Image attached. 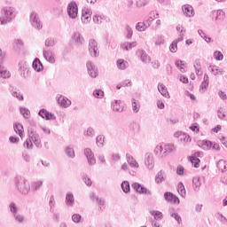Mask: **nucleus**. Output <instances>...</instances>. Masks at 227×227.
Wrapping results in <instances>:
<instances>
[{"label":"nucleus","instance_id":"15","mask_svg":"<svg viewBox=\"0 0 227 227\" xmlns=\"http://www.w3.org/2000/svg\"><path fill=\"white\" fill-rule=\"evenodd\" d=\"M164 198L166 201H168V203H174V205L180 204V199L171 192H166L164 193Z\"/></svg>","mask_w":227,"mask_h":227},{"label":"nucleus","instance_id":"34","mask_svg":"<svg viewBox=\"0 0 227 227\" xmlns=\"http://www.w3.org/2000/svg\"><path fill=\"white\" fill-rule=\"evenodd\" d=\"M226 17V13L223 11V10H218L216 12H215V20L217 21H223L224 20Z\"/></svg>","mask_w":227,"mask_h":227},{"label":"nucleus","instance_id":"12","mask_svg":"<svg viewBox=\"0 0 227 227\" xmlns=\"http://www.w3.org/2000/svg\"><path fill=\"white\" fill-rule=\"evenodd\" d=\"M57 102L58 104H59V106H61V107H70V106H72V101H70V99H68L67 97L61 95V94H58L56 97Z\"/></svg>","mask_w":227,"mask_h":227},{"label":"nucleus","instance_id":"32","mask_svg":"<svg viewBox=\"0 0 227 227\" xmlns=\"http://www.w3.org/2000/svg\"><path fill=\"white\" fill-rule=\"evenodd\" d=\"M209 72H211V74H213V75H223V73L224 71H223V69H219V67H217V66H210L208 67Z\"/></svg>","mask_w":227,"mask_h":227},{"label":"nucleus","instance_id":"7","mask_svg":"<svg viewBox=\"0 0 227 227\" xmlns=\"http://www.w3.org/2000/svg\"><path fill=\"white\" fill-rule=\"evenodd\" d=\"M27 134L28 138L33 141L36 148H42V140L40 139V135L35 130V129H33V127L27 129Z\"/></svg>","mask_w":227,"mask_h":227},{"label":"nucleus","instance_id":"36","mask_svg":"<svg viewBox=\"0 0 227 227\" xmlns=\"http://www.w3.org/2000/svg\"><path fill=\"white\" fill-rule=\"evenodd\" d=\"M20 114L23 115V118H25V120H29V118H31V112L29 111V109L26 107H20Z\"/></svg>","mask_w":227,"mask_h":227},{"label":"nucleus","instance_id":"63","mask_svg":"<svg viewBox=\"0 0 227 227\" xmlns=\"http://www.w3.org/2000/svg\"><path fill=\"white\" fill-rule=\"evenodd\" d=\"M148 4V0H138L137 1V8H141L143 6H146Z\"/></svg>","mask_w":227,"mask_h":227},{"label":"nucleus","instance_id":"3","mask_svg":"<svg viewBox=\"0 0 227 227\" xmlns=\"http://www.w3.org/2000/svg\"><path fill=\"white\" fill-rule=\"evenodd\" d=\"M18 72L23 79H29V77H31V67H29V64L26 62V60L19 62Z\"/></svg>","mask_w":227,"mask_h":227},{"label":"nucleus","instance_id":"18","mask_svg":"<svg viewBox=\"0 0 227 227\" xmlns=\"http://www.w3.org/2000/svg\"><path fill=\"white\" fill-rule=\"evenodd\" d=\"M65 203L69 207H72L74 205H75V197H74V193L72 192H67L66 193Z\"/></svg>","mask_w":227,"mask_h":227},{"label":"nucleus","instance_id":"60","mask_svg":"<svg viewBox=\"0 0 227 227\" xmlns=\"http://www.w3.org/2000/svg\"><path fill=\"white\" fill-rule=\"evenodd\" d=\"M17 223H24V216L19 213L12 215Z\"/></svg>","mask_w":227,"mask_h":227},{"label":"nucleus","instance_id":"52","mask_svg":"<svg viewBox=\"0 0 227 227\" xmlns=\"http://www.w3.org/2000/svg\"><path fill=\"white\" fill-rule=\"evenodd\" d=\"M93 97H95V98H104V92L102 90L98 89V90H95L93 91Z\"/></svg>","mask_w":227,"mask_h":227},{"label":"nucleus","instance_id":"40","mask_svg":"<svg viewBox=\"0 0 227 227\" xmlns=\"http://www.w3.org/2000/svg\"><path fill=\"white\" fill-rule=\"evenodd\" d=\"M128 65L129 62L125 61L124 59H120L117 60V68H119V70H125Z\"/></svg>","mask_w":227,"mask_h":227},{"label":"nucleus","instance_id":"56","mask_svg":"<svg viewBox=\"0 0 227 227\" xmlns=\"http://www.w3.org/2000/svg\"><path fill=\"white\" fill-rule=\"evenodd\" d=\"M55 44L56 43L52 37H49L45 40V47H54Z\"/></svg>","mask_w":227,"mask_h":227},{"label":"nucleus","instance_id":"64","mask_svg":"<svg viewBox=\"0 0 227 227\" xmlns=\"http://www.w3.org/2000/svg\"><path fill=\"white\" fill-rule=\"evenodd\" d=\"M90 20H91V16L90 15H82V22L83 24H88V22H90Z\"/></svg>","mask_w":227,"mask_h":227},{"label":"nucleus","instance_id":"19","mask_svg":"<svg viewBox=\"0 0 227 227\" xmlns=\"http://www.w3.org/2000/svg\"><path fill=\"white\" fill-rule=\"evenodd\" d=\"M111 107L115 113H123V103H121V100H114L112 102Z\"/></svg>","mask_w":227,"mask_h":227},{"label":"nucleus","instance_id":"14","mask_svg":"<svg viewBox=\"0 0 227 227\" xmlns=\"http://www.w3.org/2000/svg\"><path fill=\"white\" fill-rule=\"evenodd\" d=\"M38 116H40L43 120H47V121L56 120V115L54 114L47 111V109H45V108H42L39 110Z\"/></svg>","mask_w":227,"mask_h":227},{"label":"nucleus","instance_id":"41","mask_svg":"<svg viewBox=\"0 0 227 227\" xmlns=\"http://www.w3.org/2000/svg\"><path fill=\"white\" fill-rule=\"evenodd\" d=\"M95 200L99 207V210L104 212V209L106 208V200L99 197H96Z\"/></svg>","mask_w":227,"mask_h":227},{"label":"nucleus","instance_id":"42","mask_svg":"<svg viewBox=\"0 0 227 227\" xmlns=\"http://www.w3.org/2000/svg\"><path fill=\"white\" fill-rule=\"evenodd\" d=\"M200 145H201L203 150H210V148H212L213 143L210 140H202L200 142Z\"/></svg>","mask_w":227,"mask_h":227},{"label":"nucleus","instance_id":"4","mask_svg":"<svg viewBox=\"0 0 227 227\" xmlns=\"http://www.w3.org/2000/svg\"><path fill=\"white\" fill-rule=\"evenodd\" d=\"M2 13L4 15L2 25L8 24V22H12V20L15 19L14 7L5 6L2 9Z\"/></svg>","mask_w":227,"mask_h":227},{"label":"nucleus","instance_id":"13","mask_svg":"<svg viewBox=\"0 0 227 227\" xmlns=\"http://www.w3.org/2000/svg\"><path fill=\"white\" fill-rule=\"evenodd\" d=\"M84 155L88 160L89 166H95L97 164V160L95 159V154L90 148L84 149Z\"/></svg>","mask_w":227,"mask_h":227},{"label":"nucleus","instance_id":"1","mask_svg":"<svg viewBox=\"0 0 227 227\" xmlns=\"http://www.w3.org/2000/svg\"><path fill=\"white\" fill-rule=\"evenodd\" d=\"M176 150L174 144H159L154 149L156 157H168L169 153H173Z\"/></svg>","mask_w":227,"mask_h":227},{"label":"nucleus","instance_id":"5","mask_svg":"<svg viewBox=\"0 0 227 227\" xmlns=\"http://www.w3.org/2000/svg\"><path fill=\"white\" fill-rule=\"evenodd\" d=\"M29 20L32 27L40 31L43 27V23L40 20V16L36 12H32L29 16Z\"/></svg>","mask_w":227,"mask_h":227},{"label":"nucleus","instance_id":"30","mask_svg":"<svg viewBox=\"0 0 227 227\" xmlns=\"http://www.w3.org/2000/svg\"><path fill=\"white\" fill-rule=\"evenodd\" d=\"M0 77L3 79H10L12 77V74H10V71L6 70L4 67L0 65Z\"/></svg>","mask_w":227,"mask_h":227},{"label":"nucleus","instance_id":"10","mask_svg":"<svg viewBox=\"0 0 227 227\" xmlns=\"http://www.w3.org/2000/svg\"><path fill=\"white\" fill-rule=\"evenodd\" d=\"M71 39L73 40L74 45H78V47H81V45H84V43L86 42L84 36L79 31L73 32Z\"/></svg>","mask_w":227,"mask_h":227},{"label":"nucleus","instance_id":"33","mask_svg":"<svg viewBox=\"0 0 227 227\" xmlns=\"http://www.w3.org/2000/svg\"><path fill=\"white\" fill-rule=\"evenodd\" d=\"M66 155L69 157V159H74L75 158V151H74V146L68 145L65 149Z\"/></svg>","mask_w":227,"mask_h":227},{"label":"nucleus","instance_id":"35","mask_svg":"<svg viewBox=\"0 0 227 227\" xmlns=\"http://www.w3.org/2000/svg\"><path fill=\"white\" fill-rule=\"evenodd\" d=\"M175 65L176 68H178V70L182 72V74H185V68L184 67H185V61L178 59V60H176Z\"/></svg>","mask_w":227,"mask_h":227},{"label":"nucleus","instance_id":"20","mask_svg":"<svg viewBox=\"0 0 227 227\" xmlns=\"http://www.w3.org/2000/svg\"><path fill=\"white\" fill-rule=\"evenodd\" d=\"M43 56L46 59V61H48V63H56V59H54V56L52 55V51H51V50H43Z\"/></svg>","mask_w":227,"mask_h":227},{"label":"nucleus","instance_id":"23","mask_svg":"<svg viewBox=\"0 0 227 227\" xmlns=\"http://www.w3.org/2000/svg\"><path fill=\"white\" fill-rule=\"evenodd\" d=\"M137 42H132V43L125 42L121 44V49H122L123 51H132V49H134V47H137Z\"/></svg>","mask_w":227,"mask_h":227},{"label":"nucleus","instance_id":"55","mask_svg":"<svg viewBox=\"0 0 227 227\" xmlns=\"http://www.w3.org/2000/svg\"><path fill=\"white\" fill-rule=\"evenodd\" d=\"M49 205H50V212H54V207L56 206V201L54 200V195H51L50 197Z\"/></svg>","mask_w":227,"mask_h":227},{"label":"nucleus","instance_id":"22","mask_svg":"<svg viewBox=\"0 0 227 227\" xmlns=\"http://www.w3.org/2000/svg\"><path fill=\"white\" fill-rule=\"evenodd\" d=\"M13 129L14 132L20 136V137H24V126H22V124L20 122H15L13 124Z\"/></svg>","mask_w":227,"mask_h":227},{"label":"nucleus","instance_id":"50","mask_svg":"<svg viewBox=\"0 0 227 227\" xmlns=\"http://www.w3.org/2000/svg\"><path fill=\"white\" fill-rule=\"evenodd\" d=\"M151 215H153L155 221H160L162 219V212L160 211H152Z\"/></svg>","mask_w":227,"mask_h":227},{"label":"nucleus","instance_id":"37","mask_svg":"<svg viewBox=\"0 0 227 227\" xmlns=\"http://www.w3.org/2000/svg\"><path fill=\"white\" fill-rule=\"evenodd\" d=\"M126 157H127V161L129 164V166H131V168H139V163H137V161L134 160V157H132L129 154H127Z\"/></svg>","mask_w":227,"mask_h":227},{"label":"nucleus","instance_id":"25","mask_svg":"<svg viewBox=\"0 0 227 227\" xmlns=\"http://www.w3.org/2000/svg\"><path fill=\"white\" fill-rule=\"evenodd\" d=\"M158 91H160V95H162V97H165V98H168V97H169L168 88H166V85H164L163 83L158 84Z\"/></svg>","mask_w":227,"mask_h":227},{"label":"nucleus","instance_id":"39","mask_svg":"<svg viewBox=\"0 0 227 227\" xmlns=\"http://www.w3.org/2000/svg\"><path fill=\"white\" fill-rule=\"evenodd\" d=\"M106 137L104 135H98L96 137V145L98 146V148H104V143H105Z\"/></svg>","mask_w":227,"mask_h":227},{"label":"nucleus","instance_id":"48","mask_svg":"<svg viewBox=\"0 0 227 227\" xmlns=\"http://www.w3.org/2000/svg\"><path fill=\"white\" fill-rule=\"evenodd\" d=\"M42 185H43V181L33 182L32 183V191H34V192L38 191L40 189V187H42Z\"/></svg>","mask_w":227,"mask_h":227},{"label":"nucleus","instance_id":"11","mask_svg":"<svg viewBox=\"0 0 227 227\" xmlns=\"http://www.w3.org/2000/svg\"><path fill=\"white\" fill-rule=\"evenodd\" d=\"M131 187L136 192H138V194H147L148 196H152V192L139 183H133Z\"/></svg>","mask_w":227,"mask_h":227},{"label":"nucleus","instance_id":"45","mask_svg":"<svg viewBox=\"0 0 227 227\" xmlns=\"http://www.w3.org/2000/svg\"><path fill=\"white\" fill-rule=\"evenodd\" d=\"M9 208L12 215L19 214V207H17V204H15V202H11L9 205Z\"/></svg>","mask_w":227,"mask_h":227},{"label":"nucleus","instance_id":"21","mask_svg":"<svg viewBox=\"0 0 227 227\" xmlns=\"http://www.w3.org/2000/svg\"><path fill=\"white\" fill-rule=\"evenodd\" d=\"M32 67L35 72H42L43 70V64H42L40 59L35 58L32 62Z\"/></svg>","mask_w":227,"mask_h":227},{"label":"nucleus","instance_id":"2","mask_svg":"<svg viewBox=\"0 0 227 227\" xmlns=\"http://www.w3.org/2000/svg\"><path fill=\"white\" fill-rule=\"evenodd\" d=\"M15 185L17 190L20 194L24 196L29 194V191H31V185L29 184V181L21 176H16L14 178Z\"/></svg>","mask_w":227,"mask_h":227},{"label":"nucleus","instance_id":"17","mask_svg":"<svg viewBox=\"0 0 227 227\" xmlns=\"http://www.w3.org/2000/svg\"><path fill=\"white\" fill-rule=\"evenodd\" d=\"M183 13L188 18L194 17V8L191 4H184L182 6Z\"/></svg>","mask_w":227,"mask_h":227},{"label":"nucleus","instance_id":"6","mask_svg":"<svg viewBox=\"0 0 227 227\" xmlns=\"http://www.w3.org/2000/svg\"><path fill=\"white\" fill-rule=\"evenodd\" d=\"M88 51L91 58H98V56H100V51L98 50V43H97V40H89Z\"/></svg>","mask_w":227,"mask_h":227},{"label":"nucleus","instance_id":"61","mask_svg":"<svg viewBox=\"0 0 227 227\" xmlns=\"http://www.w3.org/2000/svg\"><path fill=\"white\" fill-rule=\"evenodd\" d=\"M82 181L84 182V184L88 185V187H91V179L88 177V175L82 176Z\"/></svg>","mask_w":227,"mask_h":227},{"label":"nucleus","instance_id":"38","mask_svg":"<svg viewBox=\"0 0 227 227\" xmlns=\"http://www.w3.org/2000/svg\"><path fill=\"white\" fill-rule=\"evenodd\" d=\"M177 192L182 196V198H185L186 192H185V186L184 185V183L179 182L177 184Z\"/></svg>","mask_w":227,"mask_h":227},{"label":"nucleus","instance_id":"24","mask_svg":"<svg viewBox=\"0 0 227 227\" xmlns=\"http://www.w3.org/2000/svg\"><path fill=\"white\" fill-rule=\"evenodd\" d=\"M201 177H193L192 179V187L195 192H200L201 187Z\"/></svg>","mask_w":227,"mask_h":227},{"label":"nucleus","instance_id":"29","mask_svg":"<svg viewBox=\"0 0 227 227\" xmlns=\"http://www.w3.org/2000/svg\"><path fill=\"white\" fill-rule=\"evenodd\" d=\"M170 217H173L176 221L177 224H182V217L178 213L175 212V208L169 209Z\"/></svg>","mask_w":227,"mask_h":227},{"label":"nucleus","instance_id":"49","mask_svg":"<svg viewBox=\"0 0 227 227\" xmlns=\"http://www.w3.org/2000/svg\"><path fill=\"white\" fill-rule=\"evenodd\" d=\"M170 52H176L178 51V41H173L169 46Z\"/></svg>","mask_w":227,"mask_h":227},{"label":"nucleus","instance_id":"44","mask_svg":"<svg viewBox=\"0 0 227 227\" xmlns=\"http://www.w3.org/2000/svg\"><path fill=\"white\" fill-rule=\"evenodd\" d=\"M83 136L87 137H95V129L91 127L87 128V130L83 132Z\"/></svg>","mask_w":227,"mask_h":227},{"label":"nucleus","instance_id":"59","mask_svg":"<svg viewBox=\"0 0 227 227\" xmlns=\"http://www.w3.org/2000/svg\"><path fill=\"white\" fill-rule=\"evenodd\" d=\"M126 31H127L126 38L130 40V38H132V35H134V32L132 31V27H130V26L127 25Z\"/></svg>","mask_w":227,"mask_h":227},{"label":"nucleus","instance_id":"27","mask_svg":"<svg viewBox=\"0 0 227 227\" xmlns=\"http://www.w3.org/2000/svg\"><path fill=\"white\" fill-rule=\"evenodd\" d=\"M138 54L140 56V59H141V61H143V63H150V61H151L150 56L147 55V53H146V51H145V50H139Z\"/></svg>","mask_w":227,"mask_h":227},{"label":"nucleus","instance_id":"31","mask_svg":"<svg viewBox=\"0 0 227 227\" xmlns=\"http://www.w3.org/2000/svg\"><path fill=\"white\" fill-rule=\"evenodd\" d=\"M93 22H95V24H102L103 20H106L107 22V20H109V18H107V16L105 15H94L93 18Z\"/></svg>","mask_w":227,"mask_h":227},{"label":"nucleus","instance_id":"51","mask_svg":"<svg viewBox=\"0 0 227 227\" xmlns=\"http://www.w3.org/2000/svg\"><path fill=\"white\" fill-rule=\"evenodd\" d=\"M73 223H75L76 224H79L81 223L82 216L80 214H74L71 217Z\"/></svg>","mask_w":227,"mask_h":227},{"label":"nucleus","instance_id":"54","mask_svg":"<svg viewBox=\"0 0 227 227\" xmlns=\"http://www.w3.org/2000/svg\"><path fill=\"white\" fill-rule=\"evenodd\" d=\"M139 102H137L135 98L132 99V109L134 113H139Z\"/></svg>","mask_w":227,"mask_h":227},{"label":"nucleus","instance_id":"9","mask_svg":"<svg viewBox=\"0 0 227 227\" xmlns=\"http://www.w3.org/2000/svg\"><path fill=\"white\" fill-rule=\"evenodd\" d=\"M86 67L90 77H91L92 79H97V77H98V68L97 67L95 63L89 60L86 63Z\"/></svg>","mask_w":227,"mask_h":227},{"label":"nucleus","instance_id":"28","mask_svg":"<svg viewBox=\"0 0 227 227\" xmlns=\"http://www.w3.org/2000/svg\"><path fill=\"white\" fill-rule=\"evenodd\" d=\"M147 27H150V23H146V21L138 22L136 25L137 31H140V32L145 31Z\"/></svg>","mask_w":227,"mask_h":227},{"label":"nucleus","instance_id":"8","mask_svg":"<svg viewBox=\"0 0 227 227\" xmlns=\"http://www.w3.org/2000/svg\"><path fill=\"white\" fill-rule=\"evenodd\" d=\"M67 12L69 19H77V15L79 14V8L77 7V3L74 1L69 3Z\"/></svg>","mask_w":227,"mask_h":227},{"label":"nucleus","instance_id":"26","mask_svg":"<svg viewBox=\"0 0 227 227\" xmlns=\"http://www.w3.org/2000/svg\"><path fill=\"white\" fill-rule=\"evenodd\" d=\"M166 180V172L160 170L157 173L155 176V183L156 184H162Z\"/></svg>","mask_w":227,"mask_h":227},{"label":"nucleus","instance_id":"62","mask_svg":"<svg viewBox=\"0 0 227 227\" xmlns=\"http://www.w3.org/2000/svg\"><path fill=\"white\" fill-rule=\"evenodd\" d=\"M155 45H164V36L158 35L155 41Z\"/></svg>","mask_w":227,"mask_h":227},{"label":"nucleus","instance_id":"47","mask_svg":"<svg viewBox=\"0 0 227 227\" xmlns=\"http://www.w3.org/2000/svg\"><path fill=\"white\" fill-rule=\"evenodd\" d=\"M189 159H190V162L193 164L194 168H200V162H201L200 158L190 156Z\"/></svg>","mask_w":227,"mask_h":227},{"label":"nucleus","instance_id":"16","mask_svg":"<svg viewBox=\"0 0 227 227\" xmlns=\"http://www.w3.org/2000/svg\"><path fill=\"white\" fill-rule=\"evenodd\" d=\"M145 164L147 169H153V167L155 166V161L153 160V154L152 153H145Z\"/></svg>","mask_w":227,"mask_h":227},{"label":"nucleus","instance_id":"43","mask_svg":"<svg viewBox=\"0 0 227 227\" xmlns=\"http://www.w3.org/2000/svg\"><path fill=\"white\" fill-rule=\"evenodd\" d=\"M121 187L123 192H125L126 194L130 192V184L129 183V181H123L121 184Z\"/></svg>","mask_w":227,"mask_h":227},{"label":"nucleus","instance_id":"53","mask_svg":"<svg viewBox=\"0 0 227 227\" xmlns=\"http://www.w3.org/2000/svg\"><path fill=\"white\" fill-rule=\"evenodd\" d=\"M12 95L14 98H18V100H24V95H22L20 91L12 90Z\"/></svg>","mask_w":227,"mask_h":227},{"label":"nucleus","instance_id":"57","mask_svg":"<svg viewBox=\"0 0 227 227\" xmlns=\"http://www.w3.org/2000/svg\"><path fill=\"white\" fill-rule=\"evenodd\" d=\"M214 58H215V59H216V61H223L224 56L223 55V52H221V51H215Z\"/></svg>","mask_w":227,"mask_h":227},{"label":"nucleus","instance_id":"58","mask_svg":"<svg viewBox=\"0 0 227 227\" xmlns=\"http://www.w3.org/2000/svg\"><path fill=\"white\" fill-rule=\"evenodd\" d=\"M23 146L27 150L33 148V141L31 140V138H27V140L23 144Z\"/></svg>","mask_w":227,"mask_h":227},{"label":"nucleus","instance_id":"46","mask_svg":"<svg viewBox=\"0 0 227 227\" xmlns=\"http://www.w3.org/2000/svg\"><path fill=\"white\" fill-rule=\"evenodd\" d=\"M216 166H217L219 171H226V161L224 160H220L216 163Z\"/></svg>","mask_w":227,"mask_h":227}]
</instances>
